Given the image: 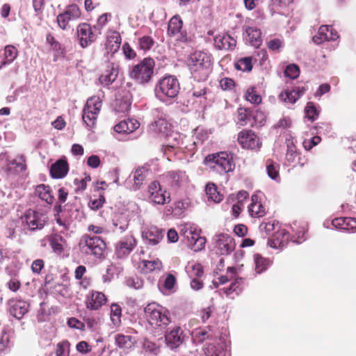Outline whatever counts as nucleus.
I'll return each instance as SVG.
<instances>
[{
	"mask_svg": "<svg viewBox=\"0 0 356 356\" xmlns=\"http://www.w3.org/2000/svg\"><path fill=\"white\" fill-rule=\"evenodd\" d=\"M300 74V70L297 65L296 64H290L286 66L284 70V74L286 76L289 77L291 79H296Z\"/></svg>",
	"mask_w": 356,
	"mask_h": 356,
	"instance_id": "obj_56",
	"label": "nucleus"
},
{
	"mask_svg": "<svg viewBox=\"0 0 356 356\" xmlns=\"http://www.w3.org/2000/svg\"><path fill=\"white\" fill-rule=\"evenodd\" d=\"M68 172V165L65 161L58 160L54 163L50 168V173L52 177L61 179L64 177Z\"/></svg>",
	"mask_w": 356,
	"mask_h": 356,
	"instance_id": "obj_35",
	"label": "nucleus"
},
{
	"mask_svg": "<svg viewBox=\"0 0 356 356\" xmlns=\"http://www.w3.org/2000/svg\"><path fill=\"white\" fill-rule=\"evenodd\" d=\"M119 73L118 65L111 63L108 65V69L102 74L99 78V82L105 86L111 84L118 77Z\"/></svg>",
	"mask_w": 356,
	"mask_h": 356,
	"instance_id": "obj_29",
	"label": "nucleus"
},
{
	"mask_svg": "<svg viewBox=\"0 0 356 356\" xmlns=\"http://www.w3.org/2000/svg\"><path fill=\"white\" fill-rule=\"evenodd\" d=\"M145 318L157 332H162L170 323L169 312L156 302L147 304L144 307Z\"/></svg>",
	"mask_w": 356,
	"mask_h": 356,
	"instance_id": "obj_2",
	"label": "nucleus"
},
{
	"mask_svg": "<svg viewBox=\"0 0 356 356\" xmlns=\"http://www.w3.org/2000/svg\"><path fill=\"white\" fill-rule=\"evenodd\" d=\"M136 245V240L132 235L121 238L115 245V253L118 258L128 256Z\"/></svg>",
	"mask_w": 356,
	"mask_h": 356,
	"instance_id": "obj_17",
	"label": "nucleus"
},
{
	"mask_svg": "<svg viewBox=\"0 0 356 356\" xmlns=\"http://www.w3.org/2000/svg\"><path fill=\"white\" fill-rule=\"evenodd\" d=\"M245 40L252 46L258 48L262 42L261 33L251 22H246L243 27Z\"/></svg>",
	"mask_w": 356,
	"mask_h": 356,
	"instance_id": "obj_18",
	"label": "nucleus"
},
{
	"mask_svg": "<svg viewBox=\"0 0 356 356\" xmlns=\"http://www.w3.org/2000/svg\"><path fill=\"white\" fill-rule=\"evenodd\" d=\"M142 236L149 245H155L161 241L163 233L156 227H150L143 232Z\"/></svg>",
	"mask_w": 356,
	"mask_h": 356,
	"instance_id": "obj_27",
	"label": "nucleus"
},
{
	"mask_svg": "<svg viewBox=\"0 0 356 356\" xmlns=\"http://www.w3.org/2000/svg\"><path fill=\"white\" fill-rule=\"evenodd\" d=\"M121 36L116 31H109L106 37V49L110 52L117 51L121 44Z\"/></svg>",
	"mask_w": 356,
	"mask_h": 356,
	"instance_id": "obj_33",
	"label": "nucleus"
},
{
	"mask_svg": "<svg viewBox=\"0 0 356 356\" xmlns=\"http://www.w3.org/2000/svg\"><path fill=\"white\" fill-rule=\"evenodd\" d=\"M140 123L134 119L124 120L114 127V131L118 134H130L136 130Z\"/></svg>",
	"mask_w": 356,
	"mask_h": 356,
	"instance_id": "obj_30",
	"label": "nucleus"
},
{
	"mask_svg": "<svg viewBox=\"0 0 356 356\" xmlns=\"http://www.w3.org/2000/svg\"><path fill=\"white\" fill-rule=\"evenodd\" d=\"M0 166L10 172L22 171L25 169V159L23 156L19 155L10 159L7 153L0 154Z\"/></svg>",
	"mask_w": 356,
	"mask_h": 356,
	"instance_id": "obj_14",
	"label": "nucleus"
},
{
	"mask_svg": "<svg viewBox=\"0 0 356 356\" xmlns=\"http://www.w3.org/2000/svg\"><path fill=\"white\" fill-rule=\"evenodd\" d=\"M102 108V101L99 97L89 98L83 110L82 119L88 127H93Z\"/></svg>",
	"mask_w": 356,
	"mask_h": 356,
	"instance_id": "obj_10",
	"label": "nucleus"
},
{
	"mask_svg": "<svg viewBox=\"0 0 356 356\" xmlns=\"http://www.w3.org/2000/svg\"><path fill=\"white\" fill-rule=\"evenodd\" d=\"M236 44V40L226 33L218 34L214 38V45L219 50H232Z\"/></svg>",
	"mask_w": 356,
	"mask_h": 356,
	"instance_id": "obj_25",
	"label": "nucleus"
},
{
	"mask_svg": "<svg viewBox=\"0 0 356 356\" xmlns=\"http://www.w3.org/2000/svg\"><path fill=\"white\" fill-rule=\"evenodd\" d=\"M204 163L212 170L219 174H225L233 171L235 164L231 154L222 152L207 156Z\"/></svg>",
	"mask_w": 356,
	"mask_h": 356,
	"instance_id": "obj_5",
	"label": "nucleus"
},
{
	"mask_svg": "<svg viewBox=\"0 0 356 356\" xmlns=\"http://www.w3.org/2000/svg\"><path fill=\"white\" fill-rule=\"evenodd\" d=\"M35 193L42 200L44 201L49 204H52L54 200V196L51 194V191L49 186L44 184H40L36 186Z\"/></svg>",
	"mask_w": 356,
	"mask_h": 356,
	"instance_id": "obj_39",
	"label": "nucleus"
},
{
	"mask_svg": "<svg viewBox=\"0 0 356 356\" xmlns=\"http://www.w3.org/2000/svg\"><path fill=\"white\" fill-rule=\"evenodd\" d=\"M11 346V334L3 330L0 337V352H3Z\"/></svg>",
	"mask_w": 356,
	"mask_h": 356,
	"instance_id": "obj_54",
	"label": "nucleus"
},
{
	"mask_svg": "<svg viewBox=\"0 0 356 356\" xmlns=\"http://www.w3.org/2000/svg\"><path fill=\"white\" fill-rule=\"evenodd\" d=\"M81 17V11L78 6L75 4L67 6L65 10L57 16L56 21L58 26L63 30H68L71 28L70 23L79 19Z\"/></svg>",
	"mask_w": 356,
	"mask_h": 356,
	"instance_id": "obj_13",
	"label": "nucleus"
},
{
	"mask_svg": "<svg viewBox=\"0 0 356 356\" xmlns=\"http://www.w3.org/2000/svg\"><path fill=\"white\" fill-rule=\"evenodd\" d=\"M339 38L338 33L332 26H321L317 34L313 37V41L317 44H321L325 41L336 40Z\"/></svg>",
	"mask_w": 356,
	"mask_h": 356,
	"instance_id": "obj_21",
	"label": "nucleus"
},
{
	"mask_svg": "<svg viewBox=\"0 0 356 356\" xmlns=\"http://www.w3.org/2000/svg\"><path fill=\"white\" fill-rule=\"evenodd\" d=\"M251 204L248 207V212L253 218H261L266 214V209L259 200V196L256 194L251 197Z\"/></svg>",
	"mask_w": 356,
	"mask_h": 356,
	"instance_id": "obj_31",
	"label": "nucleus"
},
{
	"mask_svg": "<svg viewBox=\"0 0 356 356\" xmlns=\"http://www.w3.org/2000/svg\"><path fill=\"white\" fill-rule=\"evenodd\" d=\"M319 110L313 102H308L305 108V117L312 122L316 120L319 115Z\"/></svg>",
	"mask_w": 356,
	"mask_h": 356,
	"instance_id": "obj_50",
	"label": "nucleus"
},
{
	"mask_svg": "<svg viewBox=\"0 0 356 356\" xmlns=\"http://www.w3.org/2000/svg\"><path fill=\"white\" fill-rule=\"evenodd\" d=\"M236 269L234 268L229 267L227 270V275L220 276L218 277V282L220 284H225L229 279H234V282H233L229 287L223 288L224 293L227 296H232L234 293L238 295L242 290L241 289V282L242 280L241 278H236Z\"/></svg>",
	"mask_w": 356,
	"mask_h": 356,
	"instance_id": "obj_15",
	"label": "nucleus"
},
{
	"mask_svg": "<svg viewBox=\"0 0 356 356\" xmlns=\"http://www.w3.org/2000/svg\"><path fill=\"white\" fill-rule=\"evenodd\" d=\"M147 197L148 201L154 205H164L171 200L170 194L156 181L149 184Z\"/></svg>",
	"mask_w": 356,
	"mask_h": 356,
	"instance_id": "obj_11",
	"label": "nucleus"
},
{
	"mask_svg": "<svg viewBox=\"0 0 356 356\" xmlns=\"http://www.w3.org/2000/svg\"><path fill=\"white\" fill-rule=\"evenodd\" d=\"M209 134L210 133L208 130L202 127H197L194 129L193 135V142L192 145L197 147L198 145H202L204 141L208 138Z\"/></svg>",
	"mask_w": 356,
	"mask_h": 356,
	"instance_id": "obj_43",
	"label": "nucleus"
},
{
	"mask_svg": "<svg viewBox=\"0 0 356 356\" xmlns=\"http://www.w3.org/2000/svg\"><path fill=\"white\" fill-rule=\"evenodd\" d=\"M254 269L257 274H260L270 266L271 261L269 259L263 257L259 254H254Z\"/></svg>",
	"mask_w": 356,
	"mask_h": 356,
	"instance_id": "obj_41",
	"label": "nucleus"
},
{
	"mask_svg": "<svg viewBox=\"0 0 356 356\" xmlns=\"http://www.w3.org/2000/svg\"><path fill=\"white\" fill-rule=\"evenodd\" d=\"M153 126H155L156 129L158 131L165 134L168 137V144L165 145V153L167 151H171V149L179 147V139H181V136L178 133H171V124L168 122L166 119L163 117V115H161L160 118L156 120L153 124Z\"/></svg>",
	"mask_w": 356,
	"mask_h": 356,
	"instance_id": "obj_9",
	"label": "nucleus"
},
{
	"mask_svg": "<svg viewBox=\"0 0 356 356\" xmlns=\"http://www.w3.org/2000/svg\"><path fill=\"white\" fill-rule=\"evenodd\" d=\"M138 269L143 273H149L154 270H160L162 268V263L159 259L152 261L142 260L138 266Z\"/></svg>",
	"mask_w": 356,
	"mask_h": 356,
	"instance_id": "obj_37",
	"label": "nucleus"
},
{
	"mask_svg": "<svg viewBox=\"0 0 356 356\" xmlns=\"http://www.w3.org/2000/svg\"><path fill=\"white\" fill-rule=\"evenodd\" d=\"M188 204L187 202L179 200L175 203L173 212L176 216H180L188 207Z\"/></svg>",
	"mask_w": 356,
	"mask_h": 356,
	"instance_id": "obj_59",
	"label": "nucleus"
},
{
	"mask_svg": "<svg viewBox=\"0 0 356 356\" xmlns=\"http://www.w3.org/2000/svg\"><path fill=\"white\" fill-rule=\"evenodd\" d=\"M266 171L268 177L275 181H279V165L268 160L266 162Z\"/></svg>",
	"mask_w": 356,
	"mask_h": 356,
	"instance_id": "obj_49",
	"label": "nucleus"
},
{
	"mask_svg": "<svg viewBox=\"0 0 356 356\" xmlns=\"http://www.w3.org/2000/svg\"><path fill=\"white\" fill-rule=\"evenodd\" d=\"M253 119L257 126L261 127L266 122L265 114L260 111H256L253 113Z\"/></svg>",
	"mask_w": 356,
	"mask_h": 356,
	"instance_id": "obj_62",
	"label": "nucleus"
},
{
	"mask_svg": "<svg viewBox=\"0 0 356 356\" xmlns=\"http://www.w3.org/2000/svg\"><path fill=\"white\" fill-rule=\"evenodd\" d=\"M211 334L209 330H198L194 334V339L197 342H203L206 339H209L211 337Z\"/></svg>",
	"mask_w": 356,
	"mask_h": 356,
	"instance_id": "obj_57",
	"label": "nucleus"
},
{
	"mask_svg": "<svg viewBox=\"0 0 356 356\" xmlns=\"http://www.w3.org/2000/svg\"><path fill=\"white\" fill-rule=\"evenodd\" d=\"M285 143L286 145V152L285 155V162L287 165H292L298 161V163L301 166L304 165L303 163L300 162V159L298 157L299 153L297 151L296 146L295 145V138L291 136L286 138Z\"/></svg>",
	"mask_w": 356,
	"mask_h": 356,
	"instance_id": "obj_20",
	"label": "nucleus"
},
{
	"mask_svg": "<svg viewBox=\"0 0 356 356\" xmlns=\"http://www.w3.org/2000/svg\"><path fill=\"white\" fill-rule=\"evenodd\" d=\"M6 286L10 291L16 292L20 288L21 284L19 280L14 277L6 283Z\"/></svg>",
	"mask_w": 356,
	"mask_h": 356,
	"instance_id": "obj_63",
	"label": "nucleus"
},
{
	"mask_svg": "<svg viewBox=\"0 0 356 356\" xmlns=\"http://www.w3.org/2000/svg\"><path fill=\"white\" fill-rule=\"evenodd\" d=\"M113 225L122 232L127 229L129 223L128 221L122 216H119L117 219L113 220Z\"/></svg>",
	"mask_w": 356,
	"mask_h": 356,
	"instance_id": "obj_60",
	"label": "nucleus"
},
{
	"mask_svg": "<svg viewBox=\"0 0 356 356\" xmlns=\"http://www.w3.org/2000/svg\"><path fill=\"white\" fill-rule=\"evenodd\" d=\"M213 250L217 254L228 255L236 247L234 239L227 233H217L213 237Z\"/></svg>",
	"mask_w": 356,
	"mask_h": 356,
	"instance_id": "obj_12",
	"label": "nucleus"
},
{
	"mask_svg": "<svg viewBox=\"0 0 356 356\" xmlns=\"http://www.w3.org/2000/svg\"><path fill=\"white\" fill-rule=\"evenodd\" d=\"M88 230L95 234H107L109 232L106 228L95 225H88Z\"/></svg>",
	"mask_w": 356,
	"mask_h": 356,
	"instance_id": "obj_64",
	"label": "nucleus"
},
{
	"mask_svg": "<svg viewBox=\"0 0 356 356\" xmlns=\"http://www.w3.org/2000/svg\"><path fill=\"white\" fill-rule=\"evenodd\" d=\"M155 62L151 58H145L129 70V77L138 84L149 83L154 75Z\"/></svg>",
	"mask_w": 356,
	"mask_h": 356,
	"instance_id": "obj_4",
	"label": "nucleus"
},
{
	"mask_svg": "<svg viewBox=\"0 0 356 356\" xmlns=\"http://www.w3.org/2000/svg\"><path fill=\"white\" fill-rule=\"evenodd\" d=\"M105 295L99 291H92L86 301V307L91 310H97L106 302Z\"/></svg>",
	"mask_w": 356,
	"mask_h": 356,
	"instance_id": "obj_28",
	"label": "nucleus"
},
{
	"mask_svg": "<svg viewBox=\"0 0 356 356\" xmlns=\"http://www.w3.org/2000/svg\"><path fill=\"white\" fill-rule=\"evenodd\" d=\"M238 141L244 149H259L261 143L259 137L251 130H243L238 135Z\"/></svg>",
	"mask_w": 356,
	"mask_h": 356,
	"instance_id": "obj_16",
	"label": "nucleus"
},
{
	"mask_svg": "<svg viewBox=\"0 0 356 356\" xmlns=\"http://www.w3.org/2000/svg\"><path fill=\"white\" fill-rule=\"evenodd\" d=\"M147 169L145 167H140L136 169L134 172L129 176V179L134 181L131 189L134 191L138 190L142 186L143 181L146 179Z\"/></svg>",
	"mask_w": 356,
	"mask_h": 356,
	"instance_id": "obj_32",
	"label": "nucleus"
},
{
	"mask_svg": "<svg viewBox=\"0 0 356 356\" xmlns=\"http://www.w3.org/2000/svg\"><path fill=\"white\" fill-rule=\"evenodd\" d=\"M180 90L178 79L172 75H168L160 79L155 86V95L162 102L173 99L177 96Z\"/></svg>",
	"mask_w": 356,
	"mask_h": 356,
	"instance_id": "obj_3",
	"label": "nucleus"
},
{
	"mask_svg": "<svg viewBox=\"0 0 356 356\" xmlns=\"http://www.w3.org/2000/svg\"><path fill=\"white\" fill-rule=\"evenodd\" d=\"M165 339L167 346L175 349L179 347L184 341V336L180 327H175L170 331L166 332Z\"/></svg>",
	"mask_w": 356,
	"mask_h": 356,
	"instance_id": "obj_22",
	"label": "nucleus"
},
{
	"mask_svg": "<svg viewBox=\"0 0 356 356\" xmlns=\"http://www.w3.org/2000/svg\"><path fill=\"white\" fill-rule=\"evenodd\" d=\"M49 241L50 246L54 253L60 254L64 252L66 247V241L62 236L58 234H50Z\"/></svg>",
	"mask_w": 356,
	"mask_h": 356,
	"instance_id": "obj_36",
	"label": "nucleus"
},
{
	"mask_svg": "<svg viewBox=\"0 0 356 356\" xmlns=\"http://www.w3.org/2000/svg\"><path fill=\"white\" fill-rule=\"evenodd\" d=\"M205 193L208 200L215 203L220 202L222 199V195L217 191L216 186L214 184H207L205 187Z\"/></svg>",
	"mask_w": 356,
	"mask_h": 356,
	"instance_id": "obj_44",
	"label": "nucleus"
},
{
	"mask_svg": "<svg viewBox=\"0 0 356 356\" xmlns=\"http://www.w3.org/2000/svg\"><path fill=\"white\" fill-rule=\"evenodd\" d=\"M79 246L83 254L92 255L98 259L104 256L106 248V243L100 236L89 234H84L81 238Z\"/></svg>",
	"mask_w": 356,
	"mask_h": 356,
	"instance_id": "obj_6",
	"label": "nucleus"
},
{
	"mask_svg": "<svg viewBox=\"0 0 356 356\" xmlns=\"http://www.w3.org/2000/svg\"><path fill=\"white\" fill-rule=\"evenodd\" d=\"M204 354L207 356H227L226 346L220 343L216 346L214 344H209L204 348Z\"/></svg>",
	"mask_w": 356,
	"mask_h": 356,
	"instance_id": "obj_38",
	"label": "nucleus"
},
{
	"mask_svg": "<svg viewBox=\"0 0 356 356\" xmlns=\"http://www.w3.org/2000/svg\"><path fill=\"white\" fill-rule=\"evenodd\" d=\"M29 304L21 300H12L10 302V313L17 319L22 318L29 310Z\"/></svg>",
	"mask_w": 356,
	"mask_h": 356,
	"instance_id": "obj_26",
	"label": "nucleus"
},
{
	"mask_svg": "<svg viewBox=\"0 0 356 356\" xmlns=\"http://www.w3.org/2000/svg\"><path fill=\"white\" fill-rule=\"evenodd\" d=\"M18 55L17 48L13 45H7L4 49V60L2 62L0 69L2 66L13 63Z\"/></svg>",
	"mask_w": 356,
	"mask_h": 356,
	"instance_id": "obj_45",
	"label": "nucleus"
},
{
	"mask_svg": "<svg viewBox=\"0 0 356 356\" xmlns=\"http://www.w3.org/2000/svg\"><path fill=\"white\" fill-rule=\"evenodd\" d=\"M235 67L243 72H250L252 69V57H245L239 59L235 63Z\"/></svg>",
	"mask_w": 356,
	"mask_h": 356,
	"instance_id": "obj_51",
	"label": "nucleus"
},
{
	"mask_svg": "<svg viewBox=\"0 0 356 356\" xmlns=\"http://www.w3.org/2000/svg\"><path fill=\"white\" fill-rule=\"evenodd\" d=\"M183 22L179 15L173 16L169 21L168 26V33L170 36L178 35L177 40L186 42L188 40L186 33L181 31Z\"/></svg>",
	"mask_w": 356,
	"mask_h": 356,
	"instance_id": "obj_19",
	"label": "nucleus"
},
{
	"mask_svg": "<svg viewBox=\"0 0 356 356\" xmlns=\"http://www.w3.org/2000/svg\"><path fill=\"white\" fill-rule=\"evenodd\" d=\"M122 309L120 305L113 303L111 305V320L114 326L121 323Z\"/></svg>",
	"mask_w": 356,
	"mask_h": 356,
	"instance_id": "obj_47",
	"label": "nucleus"
},
{
	"mask_svg": "<svg viewBox=\"0 0 356 356\" xmlns=\"http://www.w3.org/2000/svg\"><path fill=\"white\" fill-rule=\"evenodd\" d=\"M186 270L190 277L200 278L204 273L202 266L195 262L188 263L186 267Z\"/></svg>",
	"mask_w": 356,
	"mask_h": 356,
	"instance_id": "obj_46",
	"label": "nucleus"
},
{
	"mask_svg": "<svg viewBox=\"0 0 356 356\" xmlns=\"http://www.w3.org/2000/svg\"><path fill=\"white\" fill-rule=\"evenodd\" d=\"M289 240V233L284 229L278 231L274 236V239L270 244L273 248H284Z\"/></svg>",
	"mask_w": 356,
	"mask_h": 356,
	"instance_id": "obj_40",
	"label": "nucleus"
},
{
	"mask_svg": "<svg viewBox=\"0 0 356 356\" xmlns=\"http://www.w3.org/2000/svg\"><path fill=\"white\" fill-rule=\"evenodd\" d=\"M115 341L118 348L124 350L131 349L137 343L135 337L122 334H116L115 336Z\"/></svg>",
	"mask_w": 356,
	"mask_h": 356,
	"instance_id": "obj_34",
	"label": "nucleus"
},
{
	"mask_svg": "<svg viewBox=\"0 0 356 356\" xmlns=\"http://www.w3.org/2000/svg\"><path fill=\"white\" fill-rule=\"evenodd\" d=\"M77 34L80 45L83 48L88 47L95 40V35L88 24H80L77 28Z\"/></svg>",
	"mask_w": 356,
	"mask_h": 356,
	"instance_id": "obj_24",
	"label": "nucleus"
},
{
	"mask_svg": "<svg viewBox=\"0 0 356 356\" xmlns=\"http://www.w3.org/2000/svg\"><path fill=\"white\" fill-rule=\"evenodd\" d=\"M180 235L184 237L187 245L192 250L198 252L204 248L206 238L200 236V229L196 225L190 223L182 225Z\"/></svg>",
	"mask_w": 356,
	"mask_h": 356,
	"instance_id": "obj_7",
	"label": "nucleus"
},
{
	"mask_svg": "<svg viewBox=\"0 0 356 356\" xmlns=\"http://www.w3.org/2000/svg\"><path fill=\"white\" fill-rule=\"evenodd\" d=\"M143 349L149 353H152L156 355L159 353V347L153 342L149 340L145 339L143 343Z\"/></svg>",
	"mask_w": 356,
	"mask_h": 356,
	"instance_id": "obj_58",
	"label": "nucleus"
},
{
	"mask_svg": "<svg viewBox=\"0 0 356 356\" xmlns=\"http://www.w3.org/2000/svg\"><path fill=\"white\" fill-rule=\"evenodd\" d=\"M245 98L252 104H259L261 102V97L253 87L247 89L245 94Z\"/></svg>",
	"mask_w": 356,
	"mask_h": 356,
	"instance_id": "obj_52",
	"label": "nucleus"
},
{
	"mask_svg": "<svg viewBox=\"0 0 356 356\" xmlns=\"http://www.w3.org/2000/svg\"><path fill=\"white\" fill-rule=\"evenodd\" d=\"M24 231V227L21 225V219L17 221H12L8 225L5 234L8 238H15L20 236L21 233Z\"/></svg>",
	"mask_w": 356,
	"mask_h": 356,
	"instance_id": "obj_42",
	"label": "nucleus"
},
{
	"mask_svg": "<svg viewBox=\"0 0 356 356\" xmlns=\"http://www.w3.org/2000/svg\"><path fill=\"white\" fill-rule=\"evenodd\" d=\"M168 184L172 187L180 188L185 186L188 182V177L184 171H170L165 175Z\"/></svg>",
	"mask_w": 356,
	"mask_h": 356,
	"instance_id": "obj_23",
	"label": "nucleus"
},
{
	"mask_svg": "<svg viewBox=\"0 0 356 356\" xmlns=\"http://www.w3.org/2000/svg\"><path fill=\"white\" fill-rule=\"evenodd\" d=\"M47 221V217L45 214L32 209L28 210L21 217V225L24 232L40 230L43 229Z\"/></svg>",
	"mask_w": 356,
	"mask_h": 356,
	"instance_id": "obj_8",
	"label": "nucleus"
},
{
	"mask_svg": "<svg viewBox=\"0 0 356 356\" xmlns=\"http://www.w3.org/2000/svg\"><path fill=\"white\" fill-rule=\"evenodd\" d=\"M279 99L286 104H294L299 99V95L292 90H284L279 95Z\"/></svg>",
	"mask_w": 356,
	"mask_h": 356,
	"instance_id": "obj_48",
	"label": "nucleus"
},
{
	"mask_svg": "<svg viewBox=\"0 0 356 356\" xmlns=\"http://www.w3.org/2000/svg\"><path fill=\"white\" fill-rule=\"evenodd\" d=\"M56 356H69L70 354V343L67 341H63L56 345Z\"/></svg>",
	"mask_w": 356,
	"mask_h": 356,
	"instance_id": "obj_55",
	"label": "nucleus"
},
{
	"mask_svg": "<svg viewBox=\"0 0 356 356\" xmlns=\"http://www.w3.org/2000/svg\"><path fill=\"white\" fill-rule=\"evenodd\" d=\"M187 66L194 79L204 81L211 71V56L205 51H195L189 55Z\"/></svg>",
	"mask_w": 356,
	"mask_h": 356,
	"instance_id": "obj_1",
	"label": "nucleus"
},
{
	"mask_svg": "<svg viewBox=\"0 0 356 356\" xmlns=\"http://www.w3.org/2000/svg\"><path fill=\"white\" fill-rule=\"evenodd\" d=\"M347 218H336L331 222L332 225L336 229L346 231Z\"/></svg>",
	"mask_w": 356,
	"mask_h": 356,
	"instance_id": "obj_61",
	"label": "nucleus"
},
{
	"mask_svg": "<svg viewBox=\"0 0 356 356\" xmlns=\"http://www.w3.org/2000/svg\"><path fill=\"white\" fill-rule=\"evenodd\" d=\"M154 44L153 38L149 35H144L138 39V47L140 49L145 51L149 50Z\"/></svg>",
	"mask_w": 356,
	"mask_h": 356,
	"instance_id": "obj_53",
	"label": "nucleus"
}]
</instances>
